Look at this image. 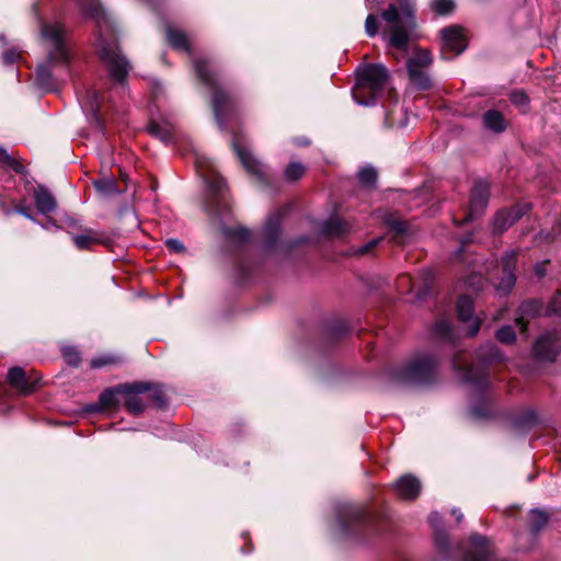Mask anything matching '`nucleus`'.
<instances>
[{"mask_svg":"<svg viewBox=\"0 0 561 561\" xmlns=\"http://www.w3.org/2000/svg\"><path fill=\"white\" fill-rule=\"evenodd\" d=\"M356 73L353 98L358 104L370 105L386 89L389 80L388 70L380 64H373L359 67Z\"/></svg>","mask_w":561,"mask_h":561,"instance_id":"nucleus-1","label":"nucleus"},{"mask_svg":"<svg viewBox=\"0 0 561 561\" xmlns=\"http://www.w3.org/2000/svg\"><path fill=\"white\" fill-rule=\"evenodd\" d=\"M387 22V31L390 33L389 44L400 50L407 51L410 41V32L414 27L413 11L407 3L400 8L390 4L381 14Z\"/></svg>","mask_w":561,"mask_h":561,"instance_id":"nucleus-2","label":"nucleus"},{"mask_svg":"<svg viewBox=\"0 0 561 561\" xmlns=\"http://www.w3.org/2000/svg\"><path fill=\"white\" fill-rule=\"evenodd\" d=\"M194 69L198 79L213 90V108L216 119L220 126L234 107L233 100L217 83L215 73L210 70L205 59H195Z\"/></svg>","mask_w":561,"mask_h":561,"instance_id":"nucleus-3","label":"nucleus"},{"mask_svg":"<svg viewBox=\"0 0 561 561\" xmlns=\"http://www.w3.org/2000/svg\"><path fill=\"white\" fill-rule=\"evenodd\" d=\"M41 37L42 41L49 47V61H68L69 51L67 46V34L61 23L57 21L43 22L41 25Z\"/></svg>","mask_w":561,"mask_h":561,"instance_id":"nucleus-4","label":"nucleus"},{"mask_svg":"<svg viewBox=\"0 0 561 561\" xmlns=\"http://www.w3.org/2000/svg\"><path fill=\"white\" fill-rule=\"evenodd\" d=\"M436 370V360L428 354H422L410 360L401 370L400 378L411 383H426L433 380Z\"/></svg>","mask_w":561,"mask_h":561,"instance_id":"nucleus-5","label":"nucleus"},{"mask_svg":"<svg viewBox=\"0 0 561 561\" xmlns=\"http://www.w3.org/2000/svg\"><path fill=\"white\" fill-rule=\"evenodd\" d=\"M98 50L101 60L107 66L111 77L123 82L129 71L128 61L121 55L115 43H105L98 38Z\"/></svg>","mask_w":561,"mask_h":561,"instance_id":"nucleus-6","label":"nucleus"},{"mask_svg":"<svg viewBox=\"0 0 561 561\" xmlns=\"http://www.w3.org/2000/svg\"><path fill=\"white\" fill-rule=\"evenodd\" d=\"M432 57L425 49H415L408 59L407 68L411 84L417 90H427L432 82L426 73V69L432 64Z\"/></svg>","mask_w":561,"mask_h":561,"instance_id":"nucleus-7","label":"nucleus"},{"mask_svg":"<svg viewBox=\"0 0 561 561\" xmlns=\"http://www.w3.org/2000/svg\"><path fill=\"white\" fill-rule=\"evenodd\" d=\"M443 55L449 59L461 54L467 46L462 30L458 26H450L442 31Z\"/></svg>","mask_w":561,"mask_h":561,"instance_id":"nucleus-8","label":"nucleus"},{"mask_svg":"<svg viewBox=\"0 0 561 561\" xmlns=\"http://www.w3.org/2000/svg\"><path fill=\"white\" fill-rule=\"evenodd\" d=\"M461 561H497L490 541L480 535H472Z\"/></svg>","mask_w":561,"mask_h":561,"instance_id":"nucleus-9","label":"nucleus"},{"mask_svg":"<svg viewBox=\"0 0 561 561\" xmlns=\"http://www.w3.org/2000/svg\"><path fill=\"white\" fill-rule=\"evenodd\" d=\"M489 199V184L485 181H477L472 187L467 216L460 221L465 224L480 215L486 207Z\"/></svg>","mask_w":561,"mask_h":561,"instance_id":"nucleus-10","label":"nucleus"},{"mask_svg":"<svg viewBox=\"0 0 561 561\" xmlns=\"http://www.w3.org/2000/svg\"><path fill=\"white\" fill-rule=\"evenodd\" d=\"M41 378L34 371L26 374L21 367H12L8 373L9 383L23 394L35 391Z\"/></svg>","mask_w":561,"mask_h":561,"instance_id":"nucleus-11","label":"nucleus"},{"mask_svg":"<svg viewBox=\"0 0 561 561\" xmlns=\"http://www.w3.org/2000/svg\"><path fill=\"white\" fill-rule=\"evenodd\" d=\"M561 348V341L557 333L548 332L541 335L534 345L535 355L545 360H553Z\"/></svg>","mask_w":561,"mask_h":561,"instance_id":"nucleus-12","label":"nucleus"},{"mask_svg":"<svg viewBox=\"0 0 561 561\" xmlns=\"http://www.w3.org/2000/svg\"><path fill=\"white\" fill-rule=\"evenodd\" d=\"M233 149L248 173L255 176L259 181H264L266 175L264 164L237 141L233 142Z\"/></svg>","mask_w":561,"mask_h":561,"instance_id":"nucleus-13","label":"nucleus"},{"mask_svg":"<svg viewBox=\"0 0 561 561\" xmlns=\"http://www.w3.org/2000/svg\"><path fill=\"white\" fill-rule=\"evenodd\" d=\"M453 367L456 371H459L463 382L484 385L486 381L488 376L484 369H476L473 366L463 363L459 355L453 359Z\"/></svg>","mask_w":561,"mask_h":561,"instance_id":"nucleus-14","label":"nucleus"},{"mask_svg":"<svg viewBox=\"0 0 561 561\" xmlns=\"http://www.w3.org/2000/svg\"><path fill=\"white\" fill-rule=\"evenodd\" d=\"M528 211L526 205H517L507 210L499 211L493 221V229L500 233L511 227Z\"/></svg>","mask_w":561,"mask_h":561,"instance_id":"nucleus-15","label":"nucleus"},{"mask_svg":"<svg viewBox=\"0 0 561 561\" xmlns=\"http://www.w3.org/2000/svg\"><path fill=\"white\" fill-rule=\"evenodd\" d=\"M393 489L399 497L411 501L419 496L421 492V483L414 476L405 474L398 479Z\"/></svg>","mask_w":561,"mask_h":561,"instance_id":"nucleus-16","label":"nucleus"},{"mask_svg":"<svg viewBox=\"0 0 561 561\" xmlns=\"http://www.w3.org/2000/svg\"><path fill=\"white\" fill-rule=\"evenodd\" d=\"M458 318L462 322L471 321L468 329V335L473 336L480 330L481 321L479 318H473V302L468 296H461L457 301Z\"/></svg>","mask_w":561,"mask_h":561,"instance_id":"nucleus-17","label":"nucleus"},{"mask_svg":"<svg viewBox=\"0 0 561 561\" xmlns=\"http://www.w3.org/2000/svg\"><path fill=\"white\" fill-rule=\"evenodd\" d=\"M516 263V254L514 252L507 253L502 257V271L503 276L501 282L497 285V289L503 293H507L513 288L516 282V277L514 274V267Z\"/></svg>","mask_w":561,"mask_h":561,"instance_id":"nucleus-18","label":"nucleus"},{"mask_svg":"<svg viewBox=\"0 0 561 561\" xmlns=\"http://www.w3.org/2000/svg\"><path fill=\"white\" fill-rule=\"evenodd\" d=\"M127 388L128 394L125 399V407L131 414L137 415L145 410V404L138 394L146 392L149 387L146 383H134Z\"/></svg>","mask_w":561,"mask_h":561,"instance_id":"nucleus-19","label":"nucleus"},{"mask_svg":"<svg viewBox=\"0 0 561 561\" xmlns=\"http://www.w3.org/2000/svg\"><path fill=\"white\" fill-rule=\"evenodd\" d=\"M34 197L36 207L39 213L47 215L56 209V199L47 188L39 186L35 191Z\"/></svg>","mask_w":561,"mask_h":561,"instance_id":"nucleus-20","label":"nucleus"},{"mask_svg":"<svg viewBox=\"0 0 561 561\" xmlns=\"http://www.w3.org/2000/svg\"><path fill=\"white\" fill-rule=\"evenodd\" d=\"M540 305L537 301H525L519 307V317L516 319V324L519 327L522 333L526 332L529 318L539 314Z\"/></svg>","mask_w":561,"mask_h":561,"instance_id":"nucleus-21","label":"nucleus"},{"mask_svg":"<svg viewBox=\"0 0 561 561\" xmlns=\"http://www.w3.org/2000/svg\"><path fill=\"white\" fill-rule=\"evenodd\" d=\"M484 127L493 133H502L506 128V122L502 113L496 110H489L483 115Z\"/></svg>","mask_w":561,"mask_h":561,"instance_id":"nucleus-22","label":"nucleus"},{"mask_svg":"<svg viewBox=\"0 0 561 561\" xmlns=\"http://www.w3.org/2000/svg\"><path fill=\"white\" fill-rule=\"evenodd\" d=\"M72 241L79 250H88L94 244H101L104 239L93 230H88L82 234H76L72 237Z\"/></svg>","mask_w":561,"mask_h":561,"instance_id":"nucleus-23","label":"nucleus"},{"mask_svg":"<svg viewBox=\"0 0 561 561\" xmlns=\"http://www.w3.org/2000/svg\"><path fill=\"white\" fill-rule=\"evenodd\" d=\"M147 130L149 134L168 144L173 139V127L169 123L151 122Z\"/></svg>","mask_w":561,"mask_h":561,"instance_id":"nucleus-24","label":"nucleus"},{"mask_svg":"<svg viewBox=\"0 0 561 561\" xmlns=\"http://www.w3.org/2000/svg\"><path fill=\"white\" fill-rule=\"evenodd\" d=\"M167 37L172 47L176 49H183L191 54V46L188 44L187 37L181 30L168 26Z\"/></svg>","mask_w":561,"mask_h":561,"instance_id":"nucleus-25","label":"nucleus"},{"mask_svg":"<svg viewBox=\"0 0 561 561\" xmlns=\"http://www.w3.org/2000/svg\"><path fill=\"white\" fill-rule=\"evenodd\" d=\"M94 187L98 193L103 197H110L123 192V188L117 186L113 178H102L94 181Z\"/></svg>","mask_w":561,"mask_h":561,"instance_id":"nucleus-26","label":"nucleus"},{"mask_svg":"<svg viewBox=\"0 0 561 561\" xmlns=\"http://www.w3.org/2000/svg\"><path fill=\"white\" fill-rule=\"evenodd\" d=\"M347 230V222L340 218H332L328 220L323 226V232L331 238L340 237L344 234Z\"/></svg>","mask_w":561,"mask_h":561,"instance_id":"nucleus-27","label":"nucleus"},{"mask_svg":"<svg viewBox=\"0 0 561 561\" xmlns=\"http://www.w3.org/2000/svg\"><path fill=\"white\" fill-rule=\"evenodd\" d=\"M306 172L305 165L300 162H290L284 170V179L287 182H296L300 180Z\"/></svg>","mask_w":561,"mask_h":561,"instance_id":"nucleus-28","label":"nucleus"},{"mask_svg":"<svg viewBox=\"0 0 561 561\" xmlns=\"http://www.w3.org/2000/svg\"><path fill=\"white\" fill-rule=\"evenodd\" d=\"M202 175L208 182L209 190L211 191L214 197H221L226 190V183L224 179L215 175L214 178L210 174H207L205 171L201 170Z\"/></svg>","mask_w":561,"mask_h":561,"instance_id":"nucleus-29","label":"nucleus"},{"mask_svg":"<svg viewBox=\"0 0 561 561\" xmlns=\"http://www.w3.org/2000/svg\"><path fill=\"white\" fill-rule=\"evenodd\" d=\"M80 103L83 108L95 114L100 107V95L96 91L89 90L85 92L84 96L80 98Z\"/></svg>","mask_w":561,"mask_h":561,"instance_id":"nucleus-30","label":"nucleus"},{"mask_svg":"<svg viewBox=\"0 0 561 561\" xmlns=\"http://www.w3.org/2000/svg\"><path fill=\"white\" fill-rule=\"evenodd\" d=\"M80 5L84 14L98 21L103 18V11L98 0H82Z\"/></svg>","mask_w":561,"mask_h":561,"instance_id":"nucleus-31","label":"nucleus"},{"mask_svg":"<svg viewBox=\"0 0 561 561\" xmlns=\"http://www.w3.org/2000/svg\"><path fill=\"white\" fill-rule=\"evenodd\" d=\"M434 334L436 337L442 340L453 339V329L448 320L442 319L436 322L434 327Z\"/></svg>","mask_w":561,"mask_h":561,"instance_id":"nucleus-32","label":"nucleus"},{"mask_svg":"<svg viewBox=\"0 0 561 561\" xmlns=\"http://www.w3.org/2000/svg\"><path fill=\"white\" fill-rule=\"evenodd\" d=\"M548 522V516L543 511L533 510L530 512V527L534 531L540 530Z\"/></svg>","mask_w":561,"mask_h":561,"instance_id":"nucleus-33","label":"nucleus"},{"mask_svg":"<svg viewBox=\"0 0 561 561\" xmlns=\"http://www.w3.org/2000/svg\"><path fill=\"white\" fill-rule=\"evenodd\" d=\"M358 179L365 186H373L377 180V171L373 167H365L358 172Z\"/></svg>","mask_w":561,"mask_h":561,"instance_id":"nucleus-34","label":"nucleus"},{"mask_svg":"<svg viewBox=\"0 0 561 561\" xmlns=\"http://www.w3.org/2000/svg\"><path fill=\"white\" fill-rule=\"evenodd\" d=\"M119 363V357L115 355H102L99 357H95L91 360V367L92 368H102L107 365H115Z\"/></svg>","mask_w":561,"mask_h":561,"instance_id":"nucleus-35","label":"nucleus"},{"mask_svg":"<svg viewBox=\"0 0 561 561\" xmlns=\"http://www.w3.org/2000/svg\"><path fill=\"white\" fill-rule=\"evenodd\" d=\"M496 339L505 344L513 343L516 339L515 331L511 325H504L496 331Z\"/></svg>","mask_w":561,"mask_h":561,"instance_id":"nucleus-36","label":"nucleus"},{"mask_svg":"<svg viewBox=\"0 0 561 561\" xmlns=\"http://www.w3.org/2000/svg\"><path fill=\"white\" fill-rule=\"evenodd\" d=\"M0 163L11 168L15 172H21V164L11 157L3 147H0Z\"/></svg>","mask_w":561,"mask_h":561,"instance_id":"nucleus-37","label":"nucleus"},{"mask_svg":"<svg viewBox=\"0 0 561 561\" xmlns=\"http://www.w3.org/2000/svg\"><path fill=\"white\" fill-rule=\"evenodd\" d=\"M432 9L438 14H448L454 9V2L451 0H434Z\"/></svg>","mask_w":561,"mask_h":561,"instance_id":"nucleus-38","label":"nucleus"},{"mask_svg":"<svg viewBox=\"0 0 561 561\" xmlns=\"http://www.w3.org/2000/svg\"><path fill=\"white\" fill-rule=\"evenodd\" d=\"M511 101L514 105L522 111H526L528 104V96L523 91H514L511 93Z\"/></svg>","mask_w":561,"mask_h":561,"instance_id":"nucleus-39","label":"nucleus"},{"mask_svg":"<svg viewBox=\"0 0 561 561\" xmlns=\"http://www.w3.org/2000/svg\"><path fill=\"white\" fill-rule=\"evenodd\" d=\"M62 354L69 365L77 366L80 363V355L76 348L65 347Z\"/></svg>","mask_w":561,"mask_h":561,"instance_id":"nucleus-40","label":"nucleus"},{"mask_svg":"<svg viewBox=\"0 0 561 561\" xmlns=\"http://www.w3.org/2000/svg\"><path fill=\"white\" fill-rule=\"evenodd\" d=\"M365 31L368 36L373 37L378 32L377 18L374 14H369L365 21Z\"/></svg>","mask_w":561,"mask_h":561,"instance_id":"nucleus-41","label":"nucleus"},{"mask_svg":"<svg viewBox=\"0 0 561 561\" xmlns=\"http://www.w3.org/2000/svg\"><path fill=\"white\" fill-rule=\"evenodd\" d=\"M100 402L103 408H112L116 404V396L114 391L106 390L100 396Z\"/></svg>","mask_w":561,"mask_h":561,"instance_id":"nucleus-42","label":"nucleus"},{"mask_svg":"<svg viewBox=\"0 0 561 561\" xmlns=\"http://www.w3.org/2000/svg\"><path fill=\"white\" fill-rule=\"evenodd\" d=\"M164 244L167 249L173 253H183L185 251L184 244L178 239H168Z\"/></svg>","mask_w":561,"mask_h":561,"instance_id":"nucleus-43","label":"nucleus"},{"mask_svg":"<svg viewBox=\"0 0 561 561\" xmlns=\"http://www.w3.org/2000/svg\"><path fill=\"white\" fill-rule=\"evenodd\" d=\"M37 80L41 84H47L50 80V71L46 65H41L36 70Z\"/></svg>","mask_w":561,"mask_h":561,"instance_id":"nucleus-44","label":"nucleus"},{"mask_svg":"<svg viewBox=\"0 0 561 561\" xmlns=\"http://www.w3.org/2000/svg\"><path fill=\"white\" fill-rule=\"evenodd\" d=\"M380 240L381 238H377L367 242L366 244L359 247L355 253L358 255L368 254L380 242Z\"/></svg>","mask_w":561,"mask_h":561,"instance_id":"nucleus-45","label":"nucleus"},{"mask_svg":"<svg viewBox=\"0 0 561 561\" xmlns=\"http://www.w3.org/2000/svg\"><path fill=\"white\" fill-rule=\"evenodd\" d=\"M388 225L397 233H403L407 229V224L398 219L388 220Z\"/></svg>","mask_w":561,"mask_h":561,"instance_id":"nucleus-46","label":"nucleus"},{"mask_svg":"<svg viewBox=\"0 0 561 561\" xmlns=\"http://www.w3.org/2000/svg\"><path fill=\"white\" fill-rule=\"evenodd\" d=\"M20 57V54L13 49L8 50L3 54V60L7 64L14 62Z\"/></svg>","mask_w":561,"mask_h":561,"instance_id":"nucleus-47","label":"nucleus"},{"mask_svg":"<svg viewBox=\"0 0 561 561\" xmlns=\"http://www.w3.org/2000/svg\"><path fill=\"white\" fill-rule=\"evenodd\" d=\"M278 229V222L273 220V219H270L267 222H266V226H265V230L268 234H274L276 233Z\"/></svg>","mask_w":561,"mask_h":561,"instance_id":"nucleus-48","label":"nucleus"},{"mask_svg":"<svg viewBox=\"0 0 561 561\" xmlns=\"http://www.w3.org/2000/svg\"><path fill=\"white\" fill-rule=\"evenodd\" d=\"M491 353L486 356V360H500L501 359V354L500 352L493 346V345H490L489 346Z\"/></svg>","mask_w":561,"mask_h":561,"instance_id":"nucleus-49","label":"nucleus"},{"mask_svg":"<svg viewBox=\"0 0 561 561\" xmlns=\"http://www.w3.org/2000/svg\"><path fill=\"white\" fill-rule=\"evenodd\" d=\"M546 263L543 264H538L536 267H535V271H536V274L539 276V277H542L545 274H546V271H545V265Z\"/></svg>","mask_w":561,"mask_h":561,"instance_id":"nucleus-50","label":"nucleus"},{"mask_svg":"<svg viewBox=\"0 0 561 561\" xmlns=\"http://www.w3.org/2000/svg\"><path fill=\"white\" fill-rule=\"evenodd\" d=\"M451 514L456 517L457 523H461L463 519V515L458 510H453Z\"/></svg>","mask_w":561,"mask_h":561,"instance_id":"nucleus-51","label":"nucleus"},{"mask_svg":"<svg viewBox=\"0 0 561 561\" xmlns=\"http://www.w3.org/2000/svg\"><path fill=\"white\" fill-rule=\"evenodd\" d=\"M20 214H22L23 216L27 217V218H31V216L27 214V211L24 209V208H21L18 210Z\"/></svg>","mask_w":561,"mask_h":561,"instance_id":"nucleus-52","label":"nucleus"},{"mask_svg":"<svg viewBox=\"0 0 561 561\" xmlns=\"http://www.w3.org/2000/svg\"><path fill=\"white\" fill-rule=\"evenodd\" d=\"M240 233H241V237H242V238H245V237H248V234H249V232H248L245 229H241V230H240Z\"/></svg>","mask_w":561,"mask_h":561,"instance_id":"nucleus-53","label":"nucleus"},{"mask_svg":"<svg viewBox=\"0 0 561 561\" xmlns=\"http://www.w3.org/2000/svg\"><path fill=\"white\" fill-rule=\"evenodd\" d=\"M353 516H354L355 518H360V517H362V513H360V512H354V513H353Z\"/></svg>","mask_w":561,"mask_h":561,"instance_id":"nucleus-54","label":"nucleus"},{"mask_svg":"<svg viewBox=\"0 0 561 561\" xmlns=\"http://www.w3.org/2000/svg\"><path fill=\"white\" fill-rule=\"evenodd\" d=\"M400 282L401 283H403V282H409L410 283L411 279L408 276H403Z\"/></svg>","mask_w":561,"mask_h":561,"instance_id":"nucleus-55","label":"nucleus"},{"mask_svg":"<svg viewBox=\"0 0 561 561\" xmlns=\"http://www.w3.org/2000/svg\"><path fill=\"white\" fill-rule=\"evenodd\" d=\"M156 399H157L159 402H161V403L163 402V401H162V398H161V393H160V394H158V396L156 397Z\"/></svg>","mask_w":561,"mask_h":561,"instance_id":"nucleus-56","label":"nucleus"},{"mask_svg":"<svg viewBox=\"0 0 561 561\" xmlns=\"http://www.w3.org/2000/svg\"><path fill=\"white\" fill-rule=\"evenodd\" d=\"M436 517H437V514H433V515H431V517H430V518H431V520H433V519H434V518H436Z\"/></svg>","mask_w":561,"mask_h":561,"instance_id":"nucleus-57","label":"nucleus"}]
</instances>
